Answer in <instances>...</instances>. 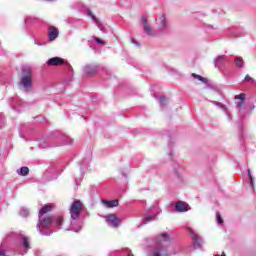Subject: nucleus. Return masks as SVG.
I'll use <instances>...</instances> for the list:
<instances>
[{"mask_svg":"<svg viewBox=\"0 0 256 256\" xmlns=\"http://www.w3.org/2000/svg\"><path fill=\"white\" fill-rule=\"evenodd\" d=\"M88 16L91 17L92 21H94L98 27V29H100V31H103V25H101V22H99V20L97 19V17H95L93 15V12L88 11Z\"/></svg>","mask_w":256,"mask_h":256,"instance_id":"nucleus-18","label":"nucleus"},{"mask_svg":"<svg viewBox=\"0 0 256 256\" xmlns=\"http://www.w3.org/2000/svg\"><path fill=\"white\" fill-rule=\"evenodd\" d=\"M0 256H8L7 251L0 246Z\"/></svg>","mask_w":256,"mask_h":256,"instance_id":"nucleus-32","label":"nucleus"},{"mask_svg":"<svg viewBox=\"0 0 256 256\" xmlns=\"http://www.w3.org/2000/svg\"><path fill=\"white\" fill-rule=\"evenodd\" d=\"M102 205L106 206L108 209L119 206V200H101Z\"/></svg>","mask_w":256,"mask_h":256,"instance_id":"nucleus-16","label":"nucleus"},{"mask_svg":"<svg viewBox=\"0 0 256 256\" xmlns=\"http://www.w3.org/2000/svg\"><path fill=\"white\" fill-rule=\"evenodd\" d=\"M83 209V203L81 201L76 200L72 203L70 207V215H71V223L70 227L71 229L62 226L63 225V216H57L55 218V225L58 227V229H65L66 231H74L75 233H78V231H81L83 227V221L79 220V216L81 215V211Z\"/></svg>","mask_w":256,"mask_h":256,"instance_id":"nucleus-1","label":"nucleus"},{"mask_svg":"<svg viewBox=\"0 0 256 256\" xmlns=\"http://www.w3.org/2000/svg\"><path fill=\"white\" fill-rule=\"evenodd\" d=\"M175 209L179 213H185V211H187L189 209V205H187V203H185L183 201H179L176 203Z\"/></svg>","mask_w":256,"mask_h":256,"instance_id":"nucleus-14","label":"nucleus"},{"mask_svg":"<svg viewBox=\"0 0 256 256\" xmlns=\"http://www.w3.org/2000/svg\"><path fill=\"white\" fill-rule=\"evenodd\" d=\"M35 21H37V18L32 17V16H28V17H26V19H25V23H26V24H28V23H35Z\"/></svg>","mask_w":256,"mask_h":256,"instance_id":"nucleus-26","label":"nucleus"},{"mask_svg":"<svg viewBox=\"0 0 256 256\" xmlns=\"http://www.w3.org/2000/svg\"><path fill=\"white\" fill-rule=\"evenodd\" d=\"M48 65L57 66V65H69L63 58L53 57L48 60Z\"/></svg>","mask_w":256,"mask_h":256,"instance_id":"nucleus-11","label":"nucleus"},{"mask_svg":"<svg viewBox=\"0 0 256 256\" xmlns=\"http://www.w3.org/2000/svg\"><path fill=\"white\" fill-rule=\"evenodd\" d=\"M165 105H167V98H165V96H161L160 97V106L165 107Z\"/></svg>","mask_w":256,"mask_h":256,"instance_id":"nucleus-27","label":"nucleus"},{"mask_svg":"<svg viewBox=\"0 0 256 256\" xmlns=\"http://www.w3.org/2000/svg\"><path fill=\"white\" fill-rule=\"evenodd\" d=\"M62 141L64 145H71L73 143V140L69 136H62Z\"/></svg>","mask_w":256,"mask_h":256,"instance_id":"nucleus-21","label":"nucleus"},{"mask_svg":"<svg viewBox=\"0 0 256 256\" xmlns=\"http://www.w3.org/2000/svg\"><path fill=\"white\" fill-rule=\"evenodd\" d=\"M213 103H214V105H216L217 107L222 109V111H224V113L227 115V118L229 119V121H231V114L229 113V110L227 109V106H225L221 102H213Z\"/></svg>","mask_w":256,"mask_h":256,"instance_id":"nucleus-17","label":"nucleus"},{"mask_svg":"<svg viewBox=\"0 0 256 256\" xmlns=\"http://www.w3.org/2000/svg\"><path fill=\"white\" fill-rule=\"evenodd\" d=\"M234 61H235L236 67H243V65H244V63H243V58H241V57H236Z\"/></svg>","mask_w":256,"mask_h":256,"instance_id":"nucleus-22","label":"nucleus"},{"mask_svg":"<svg viewBox=\"0 0 256 256\" xmlns=\"http://www.w3.org/2000/svg\"><path fill=\"white\" fill-rule=\"evenodd\" d=\"M169 234L162 233L156 238V246L151 251V256H171L181 251L179 246H167Z\"/></svg>","mask_w":256,"mask_h":256,"instance_id":"nucleus-2","label":"nucleus"},{"mask_svg":"<svg viewBox=\"0 0 256 256\" xmlns=\"http://www.w3.org/2000/svg\"><path fill=\"white\" fill-rule=\"evenodd\" d=\"M221 256H226L225 253H223Z\"/></svg>","mask_w":256,"mask_h":256,"instance_id":"nucleus-37","label":"nucleus"},{"mask_svg":"<svg viewBox=\"0 0 256 256\" xmlns=\"http://www.w3.org/2000/svg\"><path fill=\"white\" fill-rule=\"evenodd\" d=\"M80 169H81V171H83V163L81 164V168Z\"/></svg>","mask_w":256,"mask_h":256,"instance_id":"nucleus-35","label":"nucleus"},{"mask_svg":"<svg viewBox=\"0 0 256 256\" xmlns=\"http://www.w3.org/2000/svg\"><path fill=\"white\" fill-rule=\"evenodd\" d=\"M22 248L23 250L18 251L20 255L27 254V251L31 249V245L29 244V238H27V236H22Z\"/></svg>","mask_w":256,"mask_h":256,"instance_id":"nucleus-10","label":"nucleus"},{"mask_svg":"<svg viewBox=\"0 0 256 256\" xmlns=\"http://www.w3.org/2000/svg\"><path fill=\"white\" fill-rule=\"evenodd\" d=\"M40 147H41L42 149H45V148L47 147V145H45L43 142H40Z\"/></svg>","mask_w":256,"mask_h":256,"instance_id":"nucleus-34","label":"nucleus"},{"mask_svg":"<svg viewBox=\"0 0 256 256\" xmlns=\"http://www.w3.org/2000/svg\"><path fill=\"white\" fill-rule=\"evenodd\" d=\"M5 125V119L3 118V114H0V129Z\"/></svg>","mask_w":256,"mask_h":256,"instance_id":"nucleus-30","label":"nucleus"},{"mask_svg":"<svg viewBox=\"0 0 256 256\" xmlns=\"http://www.w3.org/2000/svg\"><path fill=\"white\" fill-rule=\"evenodd\" d=\"M142 26L146 35H149L150 37H157V31H155L153 27H151V25L147 21V17L145 16H142Z\"/></svg>","mask_w":256,"mask_h":256,"instance_id":"nucleus-6","label":"nucleus"},{"mask_svg":"<svg viewBox=\"0 0 256 256\" xmlns=\"http://www.w3.org/2000/svg\"><path fill=\"white\" fill-rule=\"evenodd\" d=\"M98 69H99V67L97 65H95V64H93V65H86L84 67V73L86 75H94V73L96 71H98Z\"/></svg>","mask_w":256,"mask_h":256,"instance_id":"nucleus-15","label":"nucleus"},{"mask_svg":"<svg viewBox=\"0 0 256 256\" xmlns=\"http://www.w3.org/2000/svg\"><path fill=\"white\" fill-rule=\"evenodd\" d=\"M51 209H53V206L51 205H45L40 209L39 211V223L37 224V230L42 235H51L53 231H51V225L53 223V216L47 215L49 212H51Z\"/></svg>","mask_w":256,"mask_h":256,"instance_id":"nucleus-3","label":"nucleus"},{"mask_svg":"<svg viewBox=\"0 0 256 256\" xmlns=\"http://www.w3.org/2000/svg\"><path fill=\"white\" fill-rule=\"evenodd\" d=\"M216 220L219 225H223V218L221 217V214H216Z\"/></svg>","mask_w":256,"mask_h":256,"instance_id":"nucleus-28","label":"nucleus"},{"mask_svg":"<svg viewBox=\"0 0 256 256\" xmlns=\"http://www.w3.org/2000/svg\"><path fill=\"white\" fill-rule=\"evenodd\" d=\"M94 41L99 45H105V42H103V40H101L100 38L94 37Z\"/></svg>","mask_w":256,"mask_h":256,"instance_id":"nucleus-29","label":"nucleus"},{"mask_svg":"<svg viewBox=\"0 0 256 256\" xmlns=\"http://www.w3.org/2000/svg\"><path fill=\"white\" fill-rule=\"evenodd\" d=\"M156 23L158 25L159 31H167V27H169V22L167 21L165 15H161L158 19H156Z\"/></svg>","mask_w":256,"mask_h":256,"instance_id":"nucleus-8","label":"nucleus"},{"mask_svg":"<svg viewBox=\"0 0 256 256\" xmlns=\"http://www.w3.org/2000/svg\"><path fill=\"white\" fill-rule=\"evenodd\" d=\"M224 61H225V56H218L214 61L215 67L219 69L221 65H223Z\"/></svg>","mask_w":256,"mask_h":256,"instance_id":"nucleus-19","label":"nucleus"},{"mask_svg":"<svg viewBox=\"0 0 256 256\" xmlns=\"http://www.w3.org/2000/svg\"><path fill=\"white\" fill-rule=\"evenodd\" d=\"M18 173L22 177H26V175H29V168L26 167V166H23V167L20 168V171Z\"/></svg>","mask_w":256,"mask_h":256,"instance_id":"nucleus-20","label":"nucleus"},{"mask_svg":"<svg viewBox=\"0 0 256 256\" xmlns=\"http://www.w3.org/2000/svg\"><path fill=\"white\" fill-rule=\"evenodd\" d=\"M248 179L250 181V186L252 189L255 187V182L253 181V175H251V170L248 169Z\"/></svg>","mask_w":256,"mask_h":256,"instance_id":"nucleus-23","label":"nucleus"},{"mask_svg":"<svg viewBox=\"0 0 256 256\" xmlns=\"http://www.w3.org/2000/svg\"><path fill=\"white\" fill-rule=\"evenodd\" d=\"M235 99H238V102H236L237 109L241 111L243 107H245V93H241L235 97Z\"/></svg>","mask_w":256,"mask_h":256,"instance_id":"nucleus-13","label":"nucleus"},{"mask_svg":"<svg viewBox=\"0 0 256 256\" xmlns=\"http://www.w3.org/2000/svg\"><path fill=\"white\" fill-rule=\"evenodd\" d=\"M192 77H194V79H198V81H201L202 83H207V79L202 76H199L197 74H192Z\"/></svg>","mask_w":256,"mask_h":256,"instance_id":"nucleus-25","label":"nucleus"},{"mask_svg":"<svg viewBox=\"0 0 256 256\" xmlns=\"http://www.w3.org/2000/svg\"><path fill=\"white\" fill-rule=\"evenodd\" d=\"M59 37V31H57V28L55 26H50L48 28V38L50 41H55V39Z\"/></svg>","mask_w":256,"mask_h":256,"instance_id":"nucleus-12","label":"nucleus"},{"mask_svg":"<svg viewBox=\"0 0 256 256\" xmlns=\"http://www.w3.org/2000/svg\"><path fill=\"white\" fill-rule=\"evenodd\" d=\"M245 81H251L252 83H255V80L249 75H246Z\"/></svg>","mask_w":256,"mask_h":256,"instance_id":"nucleus-33","label":"nucleus"},{"mask_svg":"<svg viewBox=\"0 0 256 256\" xmlns=\"http://www.w3.org/2000/svg\"><path fill=\"white\" fill-rule=\"evenodd\" d=\"M186 231H188V233H190V235H192V241L194 243V247H201V243H203V240L201 238H199V236L197 234H195L193 229L191 227H187Z\"/></svg>","mask_w":256,"mask_h":256,"instance_id":"nucleus-9","label":"nucleus"},{"mask_svg":"<svg viewBox=\"0 0 256 256\" xmlns=\"http://www.w3.org/2000/svg\"><path fill=\"white\" fill-rule=\"evenodd\" d=\"M20 215L21 217H29V209L25 207L21 208Z\"/></svg>","mask_w":256,"mask_h":256,"instance_id":"nucleus-24","label":"nucleus"},{"mask_svg":"<svg viewBox=\"0 0 256 256\" xmlns=\"http://www.w3.org/2000/svg\"><path fill=\"white\" fill-rule=\"evenodd\" d=\"M33 85V72L31 68L27 67L22 70V78L19 82V87L23 89V91H31V87Z\"/></svg>","mask_w":256,"mask_h":256,"instance_id":"nucleus-4","label":"nucleus"},{"mask_svg":"<svg viewBox=\"0 0 256 256\" xmlns=\"http://www.w3.org/2000/svg\"><path fill=\"white\" fill-rule=\"evenodd\" d=\"M155 219H157V206L150 208L148 213L144 216L143 223L144 225H147V223H150V221H155Z\"/></svg>","mask_w":256,"mask_h":256,"instance_id":"nucleus-7","label":"nucleus"},{"mask_svg":"<svg viewBox=\"0 0 256 256\" xmlns=\"http://www.w3.org/2000/svg\"><path fill=\"white\" fill-rule=\"evenodd\" d=\"M104 219L109 227L117 229L121 225V220L115 214H108L104 216Z\"/></svg>","mask_w":256,"mask_h":256,"instance_id":"nucleus-5","label":"nucleus"},{"mask_svg":"<svg viewBox=\"0 0 256 256\" xmlns=\"http://www.w3.org/2000/svg\"><path fill=\"white\" fill-rule=\"evenodd\" d=\"M109 256H113V253H110V255Z\"/></svg>","mask_w":256,"mask_h":256,"instance_id":"nucleus-36","label":"nucleus"},{"mask_svg":"<svg viewBox=\"0 0 256 256\" xmlns=\"http://www.w3.org/2000/svg\"><path fill=\"white\" fill-rule=\"evenodd\" d=\"M124 255H127V256H133V253L131 252V250L129 248H126L124 250Z\"/></svg>","mask_w":256,"mask_h":256,"instance_id":"nucleus-31","label":"nucleus"}]
</instances>
